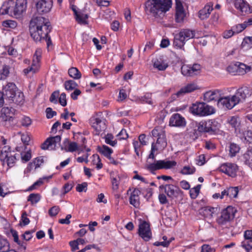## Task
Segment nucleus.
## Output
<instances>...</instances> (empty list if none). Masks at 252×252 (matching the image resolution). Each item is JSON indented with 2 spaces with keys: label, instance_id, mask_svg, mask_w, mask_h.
<instances>
[{
  "label": "nucleus",
  "instance_id": "1",
  "mask_svg": "<svg viewBox=\"0 0 252 252\" xmlns=\"http://www.w3.org/2000/svg\"><path fill=\"white\" fill-rule=\"evenodd\" d=\"M49 20L45 17H33L29 24L31 36L35 41L45 39L49 48L52 41L49 33L52 30Z\"/></svg>",
  "mask_w": 252,
  "mask_h": 252
},
{
  "label": "nucleus",
  "instance_id": "2",
  "mask_svg": "<svg viewBox=\"0 0 252 252\" xmlns=\"http://www.w3.org/2000/svg\"><path fill=\"white\" fill-rule=\"evenodd\" d=\"M2 97L10 103H14L17 105H22L24 103V95L19 91L16 85L13 83L9 82L2 88Z\"/></svg>",
  "mask_w": 252,
  "mask_h": 252
},
{
  "label": "nucleus",
  "instance_id": "3",
  "mask_svg": "<svg viewBox=\"0 0 252 252\" xmlns=\"http://www.w3.org/2000/svg\"><path fill=\"white\" fill-rule=\"evenodd\" d=\"M158 151V150H157V149H156L154 145H152L151 153L149 155L148 158L149 159H155V156L154 153ZM176 164L177 163L175 161L168 160H154L153 162L147 161L146 168L151 172L154 173L155 171L158 170L162 169H171L176 166Z\"/></svg>",
  "mask_w": 252,
  "mask_h": 252
},
{
  "label": "nucleus",
  "instance_id": "4",
  "mask_svg": "<svg viewBox=\"0 0 252 252\" xmlns=\"http://www.w3.org/2000/svg\"><path fill=\"white\" fill-rule=\"evenodd\" d=\"M27 0H16L15 6L13 8L12 0L4 2L0 8V14L11 15H23L25 13L27 9Z\"/></svg>",
  "mask_w": 252,
  "mask_h": 252
},
{
  "label": "nucleus",
  "instance_id": "5",
  "mask_svg": "<svg viewBox=\"0 0 252 252\" xmlns=\"http://www.w3.org/2000/svg\"><path fill=\"white\" fill-rule=\"evenodd\" d=\"M171 5V0H147L145 9L151 14H162L169 11Z\"/></svg>",
  "mask_w": 252,
  "mask_h": 252
},
{
  "label": "nucleus",
  "instance_id": "6",
  "mask_svg": "<svg viewBox=\"0 0 252 252\" xmlns=\"http://www.w3.org/2000/svg\"><path fill=\"white\" fill-rule=\"evenodd\" d=\"M195 37V31L189 29H183L174 35L173 45L178 48H183L186 41Z\"/></svg>",
  "mask_w": 252,
  "mask_h": 252
},
{
  "label": "nucleus",
  "instance_id": "7",
  "mask_svg": "<svg viewBox=\"0 0 252 252\" xmlns=\"http://www.w3.org/2000/svg\"><path fill=\"white\" fill-rule=\"evenodd\" d=\"M152 134L153 137H158L156 143L153 142L152 145H154L159 151L164 149L167 146V141L163 129L161 127H156L152 131Z\"/></svg>",
  "mask_w": 252,
  "mask_h": 252
},
{
  "label": "nucleus",
  "instance_id": "8",
  "mask_svg": "<svg viewBox=\"0 0 252 252\" xmlns=\"http://www.w3.org/2000/svg\"><path fill=\"white\" fill-rule=\"evenodd\" d=\"M238 104V100L236 97L233 95L223 97L220 96L217 102V105L219 107L227 110L232 109Z\"/></svg>",
  "mask_w": 252,
  "mask_h": 252
},
{
  "label": "nucleus",
  "instance_id": "9",
  "mask_svg": "<svg viewBox=\"0 0 252 252\" xmlns=\"http://www.w3.org/2000/svg\"><path fill=\"white\" fill-rule=\"evenodd\" d=\"M236 212V209L230 206L223 209L221 212L220 216L217 219L218 223L222 226L229 222L234 218Z\"/></svg>",
  "mask_w": 252,
  "mask_h": 252
},
{
  "label": "nucleus",
  "instance_id": "10",
  "mask_svg": "<svg viewBox=\"0 0 252 252\" xmlns=\"http://www.w3.org/2000/svg\"><path fill=\"white\" fill-rule=\"evenodd\" d=\"M201 69V65L198 63L184 64L181 67V72L185 76H193L199 74Z\"/></svg>",
  "mask_w": 252,
  "mask_h": 252
},
{
  "label": "nucleus",
  "instance_id": "11",
  "mask_svg": "<svg viewBox=\"0 0 252 252\" xmlns=\"http://www.w3.org/2000/svg\"><path fill=\"white\" fill-rule=\"evenodd\" d=\"M15 113V109L12 107H4L1 110L0 116V126H6L7 122L13 120V116Z\"/></svg>",
  "mask_w": 252,
  "mask_h": 252
},
{
  "label": "nucleus",
  "instance_id": "12",
  "mask_svg": "<svg viewBox=\"0 0 252 252\" xmlns=\"http://www.w3.org/2000/svg\"><path fill=\"white\" fill-rule=\"evenodd\" d=\"M138 233L139 236L145 241H148L152 238V232L150 223L145 220H140Z\"/></svg>",
  "mask_w": 252,
  "mask_h": 252
},
{
  "label": "nucleus",
  "instance_id": "13",
  "mask_svg": "<svg viewBox=\"0 0 252 252\" xmlns=\"http://www.w3.org/2000/svg\"><path fill=\"white\" fill-rule=\"evenodd\" d=\"M159 189H164L165 193L170 198L177 197L182 193L181 190L177 186L172 184L162 185L159 186Z\"/></svg>",
  "mask_w": 252,
  "mask_h": 252
},
{
  "label": "nucleus",
  "instance_id": "14",
  "mask_svg": "<svg viewBox=\"0 0 252 252\" xmlns=\"http://www.w3.org/2000/svg\"><path fill=\"white\" fill-rule=\"evenodd\" d=\"M61 140V137L60 135L49 137L41 145V148L43 150H55L57 145L60 144Z\"/></svg>",
  "mask_w": 252,
  "mask_h": 252
},
{
  "label": "nucleus",
  "instance_id": "15",
  "mask_svg": "<svg viewBox=\"0 0 252 252\" xmlns=\"http://www.w3.org/2000/svg\"><path fill=\"white\" fill-rule=\"evenodd\" d=\"M219 170L229 176L234 177L236 176L238 166L234 163H225L220 166Z\"/></svg>",
  "mask_w": 252,
  "mask_h": 252
},
{
  "label": "nucleus",
  "instance_id": "16",
  "mask_svg": "<svg viewBox=\"0 0 252 252\" xmlns=\"http://www.w3.org/2000/svg\"><path fill=\"white\" fill-rule=\"evenodd\" d=\"M53 6L52 0H39L36 3L37 11L40 14H46L51 9Z\"/></svg>",
  "mask_w": 252,
  "mask_h": 252
},
{
  "label": "nucleus",
  "instance_id": "17",
  "mask_svg": "<svg viewBox=\"0 0 252 252\" xmlns=\"http://www.w3.org/2000/svg\"><path fill=\"white\" fill-rule=\"evenodd\" d=\"M252 93V90L250 88L247 86H242L237 90L233 95L236 97L238 100V103H239L247 97L250 96Z\"/></svg>",
  "mask_w": 252,
  "mask_h": 252
},
{
  "label": "nucleus",
  "instance_id": "18",
  "mask_svg": "<svg viewBox=\"0 0 252 252\" xmlns=\"http://www.w3.org/2000/svg\"><path fill=\"white\" fill-rule=\"evenodd\" d=\"M169 125L175 127H184L186 125L185 119L178 113L173 114L169 120Z\"/></svg>",
  "mask_w": 252,
  "mask_h": 252
},
{
  "label": "nucleus",
  "instance_id": "19",
  "mask_svg": "<svg viewBox=\"0 0 252 252\" xmlns=\"http://www.w3.org/2000/svg\"><path fill=\"white\" fill-rule=\"evenodd\" d=\"M234 6L236 9L246 14L252 13V6L244 0H235Z\"/></svg>",
  "mask_w": 252,
  "mask_h": 252
},
{
  "label": "nucleus",
  "instance_id": "20",
  "mask_svg": "<svg viewBox=\"0 0 252 252\" xmlns=\"http://www.w3.org/2000/svg\"><path fill=\"white\" fill-rule=\"evenodd\" d=\"M245 240L241 243V246L247 252H252V230L245 231L244 235Z\"/></svg>",
  "mask_w": 252,
  "mask_h": 252
},
{
  "label": "nucleus",
  "instance_id": "21",
  "mask_svg": "<svg viewBox=\"0 0 252 252\" xmlns=\"http://www.w3.org/2000/svg\"><path fill=\"white\" fill-rule=\"evenodd\" d=\"M1 141L0 143V159L1 161H5V159L8 157V155L11 154L10 151V148L8 145H6L7 141L3 137L1 138Z\"/></svg>",
  "mask_w": 252,
  "mask_h": 252
},
{
  "label": "nucleus",
  "instance_id": "22",
  "mask_svg": "<svg viewBox=\"0 0 252 252\" xmlns=\"http://www.w3.org/2000/svg\"><path fill=\"white\" fill-rule=\"evenodd\" d=\"M63 144V147L62 148V149L64 150L66 152H74L80 150L76 142H70L67 138L64 140Z\"/></svg>",
  "mask_w": 252,
  "mask_h": 252
},
{
  "label": "nucleus",
  "instance_id": "23",
  "mask_svg": "<svg viewBox=\"0 0 252 252\" xmlns=\"http://www.w3.org/2000/svg\"><path fill=\"white\" fill-rule=\"evenodd\" d=\"M140 192V190L134 189L129 197L130 204L135 208H138L140 205L139 195Z\"/></svg>",
  "mask_w": 252,
  "mask_h": 252
},
{
  "label": "nucleus",
  "instance_id": "24",
  "mask_svg": "<svg viewBox=\"0 0 252 252\" xmlns=\"http://www.w3.org/2000/svg\"><path fill=\"white\" fill-rule=\"evenodd\" d=\"M153 66L158 70L164 71L168 67V64L165 60L160 57L153 61Z\"/></svg>",
  "mask_w": 252,
  "mask_h": 252
},
{
  "label": "nucleus",
  "instance_id": "25",
  "mask_svg": "<svg viewBox=\"0 0 252 252\" xmlns=\"http://www.w3.org/2000/svg\"><path fill=\"white\" fill-rule=\"evenodd\" d=\"M220 97V91L216 90L214 91H208L204 94V99L205 101L210 102L213 100H217L218 101Z\"/></svg>",
  "mask_w": 252,
  "mask_h": 252
},
{
  "label": "nucleus",
  "instance_id": "26",
  "mask_svg": "<svg viewBox=\"0 0 252 252\" xmlns=\"http://www.w3.org/2000/svg\"><path fill=\"white\" fill-rule=\"evenodd\" d=\"M220 124L216 121L209 120L206 122L207 132L216 133L220 128Z\"/></svg>",
  "mask_w": 252,
  "mask_h": 252
},
{
  "label": "nucleus",
  "instance_id": "27",
  "mask_svg": "<svg viewBox=\"0 0 252 252\" xmlns=\"http://www.w3.org/2000/svg\"><path fill=\"white\" fill-rule=\"evenodd\" d=\"M92 126L95 129V134L96 135H99L101 132L104 131L106 128L105 123L98 118L94 119Z\"/></svg>",
  "mask_w": 252,
  "mask_h": 252
},
{
  "label": "nucleus",
  "instance_id": "28",
  "mask_svg": "<svg viewBox=\"0 0 252 252\" xmlns=\"http://www.w3.org/2000/svg\"><path fill=\"white\" fill-rule=\"evenodd\" d=\"M198 89L197 86L194 83L188 84L182 88L176 94L177 96L183 95L187 93H190Z\"/></svg>",
  "mask_w": 252,
  "mask_h": 252
},
{
  "label": "nucleus",
  "instance_id": "29",
  "mask_svg": "<svg viewBox=\"0 0 252 252\" xmlns=\"http://www.w3.org/2000/svg\"><path fill=\"white\" fill-rule=\"evenodd\" d=\"M218 208L211 206H205L202 208L200 213L206 218H212L213 215L218 211Z\"/></svg>",
  "mask_w": 252,
  "mask_h": 252
},
{
  "label": "nucleus",
  "instance_id": "30",
  "mask_svg": "<svg viewBox=\"0 0 252 252\" xmlns=\"http://www.w3.org/2000/svg\"><path fill=\"white\" fill-rule=\"evenodd\" d=\"M44 160L43 157H38L35 158L32 162L29 163L27 168L26 171L28 172H30L33 168L36 169L39 167L40 165L43 163Z\"/></svg>",
  "mask_w": 252,
  "mask_h": 252
},
{
  "label": "nucleus",
  "instance_id": "31",
  "mask_svg": "<svg viewBox=\"0 0 252 252\" xmlns=\"http://www.w3.org/2000/svg\"><path fill=\"white\" fill-rule=\"evenodd\" d=\"M227 122L235 130L239 129L241 125L240 118L236 116H230L227 120Z\"/></svg>",
  "mask_w": 252,
  "mask_h": 252
},
{
  "label": "nucleus",
  "instance_id": "32",
  "mask_svg": "<svg viewBox=\"0 0 252 252\" xmlns=\"http://www.w3.org/2000/svg\"><path fill=\"white\" fill-rule=\"evenodd\" d=\"M203 103L196 102L190 107V111L194 115L202 116L203 112Z\"/></svg>",
  "mask_w": 252,
  "mask_h": 252
},
{
  "label": "nucleus",
  "instance_id": "33",
  "mask_svg": "<svg viewBox=\"0 0 252 252\" xmlns=\"http://www.w3.org/2000/svg\"><path fill=\"white\" fill-rule=\"evenodd\" d=\"M172 20H174L175 23L172 22L166 24V26L171 28H177L182 26L185 21L184 17H171Z\"/></svg>",
  "mask_w": 252,
  "mask_h": 252
},
{
  "label": "nucleus",
  "instance_id": "34",
  "mask_svg": "<svg viewBox=\"0 0 252 252\" xmlns=\"http://www.w3.org/2000/svg\"><path fill=\"white\" fill-rule=\"evenodd\" d=\"M239 64H237V74L242 75L252 70L251 66H248L243 63H238Z\"/></svg>",
  "mask_w": 252,
  "mask_h": 252
},
{
  "label": "nucleus",
  "instance_id": "35",
  "mask_svg": "<svg viewBox=\"0 0 252 252\" xmlns=\"http://www.w3.org/2000/svg\"><path fill=\"white\" fill-rule=\"evenodd\" d=\"M39 67L40 64L37 63V61L36 60L35 61H32L31 66L24 69L23 70V72L25 75H27L30 72L35 73L39 70Z\"/></svg>",
  "mask_w": 252,
  "mask_h": 252
},
{
  "label": "nucleus",
  "instance_id": "36",
  "mask_svg": "<svg viewBox=\"0 0 252 252\" xmlns=\"http://www.w3.org/2000/svg\"><path fill=\"white\" fill-rule=\"evenodd\" d=\"M242 160L246 165L252 168V149H249L243 155Z\"/></svg>",
  "mask_w": 252,
  "mask_h": 252
},
{
  "label": "nucleus",
  "instance_id": "37",
  "mask_svg": "<svg viewBox=\"0 0 252 252\" xmlns=\"http://www.w3.org/2000/svg\"><path fill=\"white\" fill-rule=\"evenodd\" d=\"M213 3L209 2L205 5V6L199 11V16H205L211 14V11L213 10Z\"/></svg>",
  "mask_w": 252,
  "mask_h": 252
},
{
  "label": "nucleus",
  "instance_id": "38",
  "mask_svg": "<svg viewBox=\"0 0 252 252\" xmlns=\"http://www.w3.org/2000/svg\"><path fill=\"white\" fill-rule=\"evenodd\" d=\"M203 112L202 116H205L213 114L215 113V109L211 106H210L205 103H203Z\"/></svg>",
  "mask_w": 252,
  "mask_h": 252
},
{
  "label": "nucleus",
  "instance_id": "39",
  "mask_svg": "<svg viewBox=\"0 0 252 252\" xmlns=\"http://www.w3.org/2000/svg\"><path fill=\"white\" fill-rule=\"evenodd\" d=\"M240 150V147L235 143H231L229 146V155L231 157H235Z\"/></svg>",
  "mask_w": 252,
  "mask_h": 252
},
{
  "label": "nucleus",
  "instance_id": "40",
  "mask_svg": "<svg viewBox=\"0 0 252 252\" xmlns=\"http://www.w3.org/2000/svg\"><path fill=\"white\" fill-rule=\"evenodd\" d=\"M176 16H186L187 13L181 1L176 0Z\"/></svg>",
  "mask_w": 252,
  "mask_h": 252
},
{
  "label": "nucleus",
  "instance_id": "41",
  "mask_svg": "<svg viewBox=\"0 0 252 252\" xmlns=\"http://www.w3.org/2000/svg\"><path fill=\"white\" fill-rule=\"evenodd\" d=\"M69 75L74 79H79L81 77V73L76 67H71L68 70Z\"/></svg>",
  "mask_w": 252,
  "mask_h": 252
},
{
  "label": "nucleus",
  "instance_id": "42",
  "mask_svg": "<svg viewBox=\"0 0 252 252\" xmlns=\"http://www.w3.org/2000/svg\"><path fill=\"white\" fill-rule=\"evenodd\" d=\"M226 189L227 190V197L230 198L237 197L239 192L238 187H229Z\"/></svg>",
  "mask_w": 252,
  "mask_h": 252
},
{
  "label": "nucleus",
  "instance_id": "43",
  "mask_svg": "<svg viewBox=\"0 0 252 252\" xmlns=\"http://www.w3.org/2000/svg\"><path fill=\"white\" fill-rule=\"evenodd\" d=\"M98 151L107 158L111 156L113 152L112 149L106 145H103L102 147L99 148Z\"/></svg>",
  "mask_w": 252,
  "mask_h": 252
},
{
  "label": "nucleus",
  "instance_id": "44",
  "mask_svg": "<svg viewBox=\"0 0 252 252\" xmlns=\"http://www.w3.org/2000/svg\"><path fill=\"white\" fill-rule=\"evenodd\" d=\"M41 199V196L38 193H31L28 198V201H30L32 205L38 203Z\"/></svg>",
  "mask_w": 252,
  "mask_h": 252
},
{
  "label": "nucleus",
  "instance_id": "45",
  "mask_svg": "<svg viewBox=\"0 0 252 252\" xmlns=\"http://www.w3.org/2000/svg\"><path fill=\"white\" fill-rule=\"evenodd\" d=\"M111 181L112 185V189L114 190H117L119 188L120 177L117 175L111 174Z\"/></svg>",
  "mask_w": 252,
  "mask_h": 252
},
{
  "label": "nucleus",
  "instance_id": "46",
  "mask_svg": "<svg viewBox=\"0 0 252 252\" xmlns=\"http://www.w3.org/2000/svg\"><path fill=\"white\" fill-rule=\"evenodd\" d=\"M10 67L8 65H3L0 70V80L5 79L9 75Z\"/></svg>",
  "mask_w": 252,
  "mask_h": 252
},
{
  "label": "nucleus",
  "instance_id": "47",
  "mask_svg": "<svg viewBox=\"0 0 252 252\" xmlns=\"http://www.w3.org/2000/svg\"><path fill=\"white\" fill-rule=\"evenodd\" d=\"M64 86L66 90L70 91L75 89L77 84L74 81L69 80L64 82Z\"/></svg>",
  "mask_w": 252,
  "mask_h": 252
},
{
  "label": "nucleus",
  "instance_id": "48",
  "mask_svg": "<svg viewBox=\"0 0 252 252\" xmlns=\"http://www.w3.org/2000/svg\"><path fill=\"white\" fill-rule=\"evenodd\" d=\"M195 171V168L193 166H185L181 171V173L183 175L192 174Z\"/></svg>",
  "mask_w": 252,
  "mask_h": 252
},
{
  "label": "nucleus",
  "instance_id": "49",
  "mask_svg": "<svg viewBox=\"0 0 252 252\" xmlns=\"http://www.w3.org/2000/svg\"><path fill=\"white\" fill-rule=\"evenodd\" d=\"M2 25L6 28L15 29L17 26V23L14 20H7L2 22Z\"/></svg>",
  "mask_w": 252,
  "mask_h": 252
},
{
  "label": "nucleus",
  "instance_id": "50",
  "mask_svg": "<svg viewBox=\"0 0 252 252\" xmlns=\"http://www.w3.org/2000/svg\"><path fill=\"white\" fill-rule=\"evenodd\" d=\"M201 187V185H198L190 190L189 194L192 199H195L197 197L199 194Z\"/></svg>",
  "mask_w": 252,
  "mask_h": 252
},
{
  "label": "nucleus",
  "instance_id": "51",
  "mask_svg": "<svg viewBox=\"0 0 252 252\" xmlns=\"http://www.w3.org/2000/svg\"><path fill=\"white\" fill-rule=\"evenodd\" d=\"M16 159V154L12 155L11 154L8 155V157L5 159L7 164L9 167H13L14 165Z\"/></svg>",
  "mask_w": 252,
  "mask_h": 252
},
{
  "label": "nucleus",
  "instance_id": "52",
  "mask_svg": "<svg viewBox=\"0 0 252 252\" xmlns=\"http://www.w3.org/2000/svg\"><path fill=\"white\" fill-rule=\"evenodd\" d=\"M242 46L243 48H251L252 47V36H248L244 38Z\"/></svg>",
  "mask_w": 252,
  "mask_h": 252
},
{
  "label": "nucleus",
  "instance_id": "53",
  "mask_svg": "<svg viewBox=\"0 0 252 252\" xmlns=\"http://www.w3.org/2000/svg\"><path fill=\"white\" fill-rule=\"evenodd\" d=\"M21 159L23 162H26L29 161L31 158V150H28L26 152H23L21 153Z\"/></svg>",
  "mask_w": 252,
  "mask_h": 252
},
{
  "label": "nucleus",
  "instance_id": "54",
  "mask_svg": "<svg viewBox=\"0 0 252 252\" xmlns=\"http://www.w3.org/2000/svg\"><path fill=\"white\" fill-rule=\"evenodd\" d=\"M9 250V246L6 240H4L0 242V251L1 252H8Z\"/></svg>",
  "mask_w": 252,
  "mask_h": 252
},
{
  "label": "nucleus",
  "instance_id": "55",
  "mask_svg": "<svg viewBox=\"0 0 252 252\" xmlns=\"http://www.w3.org/2000/svg\"><path fill=\"white\" fill-rule=\"evenodd\" d=\"M113 138L114 137L111 134H107L105 137V142L112 146H115L117 142L113 140Z\"/></svg>",
  "mask_w": 252,
  "mask_h": 252
},
{
  "label": "nucleus",
  "instance_id": "56",
  "mask_svg": "<svg viewBox=\"0 0 252 252\" xmlns=\"http://www.w3.org/2000/svg\"><path fill=\"white\" fill-rule=\"evenodd\" d=\"M21 124L22 126L27 127L31 125L32 120L29 117L24 116L21 119Z\"/></svg>",
  "mask_w": 252,
  "mask_h": 252
},
{
  "label": "nucleus",
  "instance_id": "57",
  "mask_svg": "<svg viewBox=\"0 0 252 252\" xmlns=\"http://www.w3.org/2000/svg\"><path fill=\"white\" fill-rule=\"evenodd\" d=\"M60 210L59 206H54L49 209V215L51 217H55L59 213Z\"/></svg>",
  "mask_w": 252,
  "mask_h": 252
},
{
  "label": "nucleus",
  "instance_id": "58",
  "mask_svg": "<svg viewBox=\"0 0 252 252\" xmlns=\"http://www.w3.org/2000/svg\"><path fill=\"white\" fill-rule=\"evenodd\" d=\"M88 17H75V21L80 25L88 24Z\"/></svg>",
  "mask_w": 252,
  "mask_h": 252
},
{
  "label": "nucleus",
  "instance_id": "59",
  "mask_svg": "<svg viewBox=\"0 0 252 252\" xmlns=\"http://www.w3.org/2000/svg\"><path fill=\"white\" fill-rule=\"evenodd\" d=\"M252 25V18H250L247 21L244 22L243 24H240L238 27H240L239 31H243L248 26Z\"/></svg>",
  "mask_w": 252,
  "mask_h": 252
},
{
  "label": "nucleus",
  "instance_id": "60",
  "mask_svg": "<svg viewBox=\"0 0 252 252\" xmlns=\"http://www.w3.org/2000/svg\"><path fill=\"white\" fill-rule=\"evenodd\" d=\"M197 130L201 132H207L206 122H200L197 125Z\"/></svg>",
  "mask_w": 252,
  "mask_h": 252
},
{
  "label": "nucleus",
  "instance_id": "61",
  "mask_svg": "<svg viewBox=\"0 0 252 252\" xmlns=\"http://www.w3.org/2000/svg\"><path fill=\"white\" fill-rule=\"evenodd\" d=\"M41 54H42V51L41 49H37L34 54V56H33V59H32V61H37V63L38 64H40V59H41Z\"/></svg>",
  "mask_w": 252,
  "mask_h": 252
},
{
  "label": "nucleus",
  "instance_id": "62",
  "mask_svg": "<svg viewBox=\"0 0 252 252\" xmlns=\"http://www.w3.org/2000/svg\"><path fill=\"white\" fill-rule=\"evenodd\" d=\"M216 249L211 247L209 245L204 244L201 247V252H215Z\"/></svg>",
  "mask_w": 252,
  "mask_h": 252
},
{
  "label": "nucleus",
  "instance_id": "63",
  "mask_svg": "<svg viewBox=\"0 0 252 252\" xmlns=\"http://www.w3.org/2000/svg\"><path fill=\"white\" fill-rule=\"evenodd\" d=\"M34 231H26L24 234L22 235V238L26 241H29L32 238V233H33Z\"/></svg>",
  "mask_w": 252,
  "mask_h": 252
},
{
  "label": "nucleus",
  "instance_id": "64",
  "mask_svg": "<svg viewBox=\"0 0 252 252\" xmlns=\"http://www.w3.org/2000/svg\"><path fill=\"white\" fill-rule=\"evenodd\" d=\"M46 117L48 119H51L57 115L56 111H53L52 108L48 107L46 109Z\"/></svg>",
  "mask_w": 252,
  "mask_h": 252
}]
</instances>
